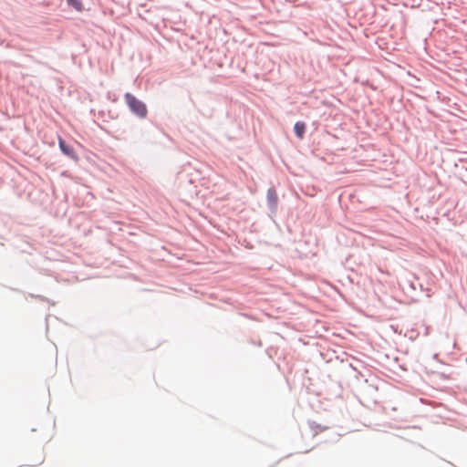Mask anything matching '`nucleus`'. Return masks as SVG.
I'll return each mask as SVG.
<instances>
[{
    "label": "nucleus",
    "instance_id": "obj_2",
    "mask_svg": "<svg viewBox=\"0 0 467 467\" xmlns=\"http://www.w3.org/2000/svg\"><path fill=\"white\" fill-rule=\"evenodd\" d=\"M58 144H59V148H60L61 151L65 155L70 157L73 160H78V155L75 152L74 149L71 146L66 144V142L63 140V139H61V138L58 139Z\"/></svg>",
    "mask_w": 467,
    "mask_h": 467
},
{
    "label": "nucleus",
    "instance_id": "obj_3",
    "mask_svg": "<svg viewBox=\"0 0 467 467\" xmlns=\"http://www.w3.org/2000/svg\"><path fill=\"white\" fill-rule=\"evenodd\" d=\"M294 130H295V133L296 134V136L299 139H302L305 134L306 124L304 122L298 121L295 124Z\"/></svg>",
    "mask_w": 467,
    "mask_h": 467
},
{
    "label": "nucleus",
    "instance_id": "obj_4",
    "mask_svg": "<svg viewBox=\"0 0 467 467\" xmlns=\"http://www.w3.org/2000/svg\"><path fill=\"white\" fill-rule=\"evenodd\" d=\"M67 4L78 11L82 10V3L80 0H67Z\"/></svg>",
    "mask_w": 467,
    "mask_h": 467
},
{
    "label": "nucleus",
    "instance_id": "obj_1",
    "mask_svg": "<svg viewBox=\"0 0 467 467\" xmlns=\"http://www.w3.org/2000/svg\"><path fill=\"white\" fill-rule=\"evenodd\" d=\"M125 101L130 109L138 117L145 118L147 116L148 110L146 105L142 101L136 99L132 94L126 93Z\"/></svg>",
    "mask_w": 467,
    "mask_h": 467
}]
</instances>
